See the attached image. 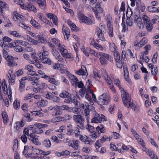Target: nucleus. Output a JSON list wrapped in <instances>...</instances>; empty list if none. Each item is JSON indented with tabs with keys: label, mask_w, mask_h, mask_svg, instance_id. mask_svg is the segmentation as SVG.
Listing matches in <instances>:
<instances>
[{
	"label": "nucleus",
	"mask_w": 159,
	"mask_h": 159,
	"mask_svg": "<svg viewBox=\"0 0 159 159\" xmlns=\"http://www.w3.org/2000/svg\"><path fill=\"white\" fill-rule=\"evenodd\" d=\"M47 78L46 80H48L49 83L53 84L56 86L60 84V82L58 80H56L55 79L52 77H50V76H46Z\"/></svg>",
	"instance_id": "28"
},
{
	"label": "nucleus",
	"mask_w": 159,
	"mask_h": 159,
	"mask_svg": "<svg viewBox=\"0 0 159 159\" xmlns=\"http://www.w3.org/2000/svg\"><path fill=\"white\" fill-rule=\"evenodd\" d=\"M124 69V77L126 81L128 82H130V79L129 77V72L127 69V67L126 65L123 66Z\"/></svg>",
	"instance_id": "22"
},
{
	"label": "nucleus",
	"mask_w": 159,
	"mask_h": 159,
	"mask_svg": "<svg viewBox=\"0 0 159 159\" xmlns=\"http://www.w3.org/2000/svg\"><path fill=\"white\" fill-rule=\"evenodd\" d=\"M51 40L52 42L55 44L58 47V50L64 45L62 43V42L57 39L53 38Z\"/></svg>",
	"instance_id": "23"
},
{
	"label": "nucleus",
	"mask_w": 159,
	"mask_h": 159,
	"mask_svg": "<svg viewBox=\"0 0 159 159\" xmlns=\"http://www.w3.org/2000/svg\"><path fill=\"white\" fill-rule=\"evenodd\" d=\"M102 75L107 83L111 81L110 77L108 76L105 70L103 69L102 70Z\"/></svg>",
	"instance_id": "29"
},
{
	"label": "nucleus",
	"mask_w": 159,
	"mask_h": 159,
	"mask_svg": "<svg viewBox=\"0 0 159 159\" xmlns=\"http://www.w3.org/2000/svg\"><path fill=\"white\" fill-rule=\"evenodd\" d=\"M18 148V141L17 139L14 140V144L13 146V150L15 151V152H17L16 151Z\"/></svg>",
	"instance_id": "58"
},
{
	"label": "nucleus",
	"mask_w": 159,
	"mask_h": 159,
	"mask_svg": "<svg viewBox=\"0 0 159 159\" xmlns=\"http://www.w3.org/2000/svg\"><path fill=\"white\" fill-rule=\"evenodd\" d=\"M69 96H70V94L66 91L63 92L59 95L60 97L62 98H68Z\"/></svg>",
	"instance_id": "45"
},
{
	"label": "nucleus",
	"mask_w": 159,
	"mask_h": 159,
	"mask_svg": "<svg viewBox=\"0 0 159 159\" xmlns=\"http://www.w3.org/2000/svg\"><path fill=\"white\" fill-rule=\"evenodd\" d=\"M3 121L4 123H7L8 120V116L6 112L4 111L2 112V113Z\"/></svg>",
	"instance_id": "48"
},
{
	"label": "nucleus",
	"mask_w": 159,
	"mask_h": 159,
	"mask_svg": "<svg viewBox=\"0 0 159 159\" xmlns=\"http://www.w3.org/2000/svg\"><path fill=\"white\" fill-rule=\"evenodd\" d=\"M43 152L44 151L37 149H34L32 151V153L34 155H36L34 156V158H37L38 157V155L42 154Z\"/></svg>",
	"instance_id": "32"
},
{
	"label": "nucleus",
	"mask_w": 159,
	"mask_h": 159,
	"mask_svg": "<svg viewBox=\"0 0 159 159\" xmlns=\"http://www.w3.org/2000/svg\"><path fill=\"white\" fill-rule=\"evenodd\" d=\"M73 120L76 123L81 121H85V118L80 115H77L73 116Z\"/></svg>",
	"instance_id": "24"
},
{
	"label": "nucleus",
	"mask_w": 159,
	"mask_h": 159,
	"mask_svg": "<svg viewBox=\"0 0 159 159\" xmlns=\"http://www.w3.org/2000/svg\"><path fill=\"white\" fill-rule=\"evenodd\" d=\"M96 129L98 132L99 131H100V133H104L106 131L105 128L102 125H100L99 126H97Z\"/></svg>",
	"instance_id": "39"
},
{
	"label": "nucleus",
	"mask_w": 159,
	"mask_h": 159,
	"mask_svg": "<svg viewBox=\"0 0 159 159\" xmlns=\"http://www.w3.org/2000/svg\"><path fill=\"white\" fill-rule=\"evenodd\" d=\"M148 40L146 37L143 38L139 42L137 40L134 42V46L136 48H140L144 46L148 42Z\"/></svg>",
	"instance_id": "7"
},
{
	"label": "nucleus",
	"mask_w": 159,
	"mask_h": 159,
	"mask_svg": "<svg viewBox=\"0 0 159 159\" xmlns=\"http://www.w3.org/2000/svg\"><path fill=\"white\" fill-rule=\"evenodd\" d=\"M110 100V96L107 93H104L99 97L98 102L101 105H106L109 102Z\"/></svg>",
	"instance_id": "5"
},
{
	"label": "nucleus",
	"mask_w": 159,
	"mask_h": 159,
	"mask_svg": "<svg viewBox=\"0 0 159 159\" xmlns=\"http://www.w3.org/2000/svg\"><path fill=\"white\" fill-rule=\"evenodd\" d=\"M39 57L42 63L46 64H50L51 62L50 59L46 57H43L41 55H39Z\"/></svg>",
	"instance_id": "30"
},
{
	"label": "nucleus",
	"mask_w": 159,
	"mask_h": 159,
	"mask_svg": "<svg viewBox=\"0 0 159 159\" xmlns=\"http://www.w3.org/2000/svg\"><path fill=\"white\" fill-rule=\"evenodd\" d=\"M27 39L28 41L30 42V43L31 45H36L38 43V42L31 38L30 36L27 35Z\"/></svg>",
	"instance_id": "38"
},
{
	"label": "nucleus",
	"mask_w": 159,
	"mask_h": 159,
	"mask_svg": "<svg viewBox=\"0 0 159 159\" xmlns=\"http://www.w3.org/2000/svg\"><path fill=\"white\" fill-rule=\"evenodd\" d=\"M21 45L24 46H26L27 43L25 41L19 39L15 40V45Z\"/></svg>",
	"instance_id": "36"
},
{
	"label": "nucleus",
	"mask_w": 159,
	"mask_h": 159,
	"mask_svg": "<svg viewBox=\"0 0 159 159\" xmlns=\"http://www.w3.org/2000/svg\"><path fill=\"white\" fill-rule=\"evenodd\" d=\"M79 141L78 140H73L69 144V147H71L77 150L79 149Z\"/></svg>",
	"instance_id": "18"
},
{
	"label": "nucleus",
	"mask_w": 159,
	"mask_h": 159,
	"mask_svg": "<svg viewBox=\"0 0 159 159\" xmlns=\"http://www.w3.org/2000/svg\"><path fill=\"white\" fill-rule=\"evenodd\" d=\"M24 125L25 122L23 120H22L20 122L19 121L16 122L14 125V131L16 132H18L21 128L24 126Z\"/></svg>",
	"instance_id": "14"
},
{
	"label": "nucleus",
	"mask_w": 159,
	"mask_h": 159,
	"mask_svg": "<svg viewBox=\"0 0 159 159\" xmlns=\"http://www.w3.org/2000/svg\"><path fill=\"white\" fill-rule=\"evenodd\" d=\"M43 143L44 146L47 148H49L51 145V141L48 139H44L43 141Z\"/></svg>",
	"instance_id": "40"
},
{
	"label": "nucleus",
	"mask_w": 159,
	"mask_h": 159,
	"mask_svg": "<svg viewBox=\"0 0 159 159\" xmlns=\"http://www.w3.org/2000/svg\"><path fill=\"white\" fill-rule=\"evenodd\" d=\"M107 25L108 27V33L110 37L113 36V28L112 22L109 20L107 21Z\"/></svg>",
	"instance_id": "20"
},
{
	"label": "nucleus",
	"mask_w": 159,
	"mask_h": 159,
	"mask_svg": "<svg viewBox=\"0 0 159 159\" xmlns=\"http://www.w3.org/2000/svg\"><path fill=\"white\" fill-rule=\"evenodd\" d=\"M134 21L136 25L140 29L142 30L143 28V25L142 23V19L139 16H135Z\"/></svg>",
	"instance_id": "12"
},
{
	"label": "nucleus",
	"mask_w": 159,
	"mask_h": 159,
	"mask_svg": "<svg viewBox=\"0 0 159 159\" xmlns=\"http://www.w3.org/2000/svg\"><path fill=\"white\" fill-rule=\"evenodd\" d=\"M63 57L65 58H72V55L68 52V50L65 48L64 45L59 49Z\"/></svg>",
	"instance_id": "8"
},
{
	"label": "nucleus",
	"mask_w": 159,
	"mask_h": 159,
	"mask_svg": "<svg viewBox=\"0 0 159 159\" xmlns=\"http://www.w3.org/2000/svg\"><path fill=\"white\" fill-rule=\"evenodd\" d=\"M110 148L112 150H114L115 151H118L119 153H124V151H123L121 149H118V148L114 144L111 143L110 145Z\"/></svg>",
	"instance_id": "33"
},
{
	"label": "nucleus",
	"mask_w": 159,
	"mask_h": 159,
	"mask_svg": "<svg viewBox=\"0 0 159 159\" xmlns=\"http://www.w3.org/2000/svg\"><path fill=\"white\" fill-rule=\"evenodd\" d=\"M13 19L15 21H20V22L23 21L24 17L21 15H20L19 13H18L16 11H14L13 12Z\"/></svg>",
	"instance_id": "19"
},
{
	"label": "nucleus",
	"mask_w": 159,
	"mask_h": 159,
	"mask_svg": "<svg viewBox=\"0 0 159 159\" xmlns=\"http://www.w3.org/2000/svg\"><path fill=\"white\" fill-rule=\"evenodd\" d=\"M30 139L34 144L37 145H40L41 144L38 136L35 135L34 133H30Z\"/></svg>",
	"instance_id": "13"
},
{
	"label": "nucleus",
	"mask_w": 159,
	"mask_h": 159,
	"mask_svg": "<svg viewBox=\"0 0 159 159\" xmlns=\"http://www.w3.org/2000/svg\"><path fill=\"white\" fill-rule=\"evenodd\" d=\"M152 74L155 76L157 74L158 72V70L157 66H155L153 69L151 70Z\"/></svg>",
	"instance_id": "62"
},
{
	"label": "nucleus",
	"mask_w": 159,
	"mask_h": 159,
	"mask_svg": "<svg viewBox=\"0 0 159 159\" xmlns=\"http://www.w3.org/2000/svg\"><path fill=\"white\" fill-rule=\"evenodd\" d=\"M53 68L55 70L61 71V73L62 74L65 73L67 71L63 65L59 63L54 64L53 65Z\"/></svg>",
	"instance_id": "9"
},
{
	"label": "nucleus",
	"mask_w": 159,
	"mask_h": 159,
	"mask_svg": "<svg viewBox=\"0 0 159 159\" xmlns=\"http://www.w3.org/2000/svg\"><path fill=\"white\" fill-rule=\"evenodd\" d=\"M92 150L91 148L90 147H85L82 148V151L83 152L87 153H89Z\"/></svg>",
	"instance_id": "52"
},
{
	"label": "nucleus",
	"mask_w": 159,
	"mask_h": 159,
	"mask_svg": "<svg viewBox=\"0 0 159 159\" xmlns=\"http://www.w3.org/2000/svg\"><path fill=\"white\" fill-rule=\"evenodd\" d=\"M88 50L90 54L93 55L95 57H98L99 56V52L98 53H97L95 51L91 49L90 48H88Z\"/></svg>",
	"instance_id": "59"
},
{
	"label": "nucleus",
	"mask_w": 159,
	"mask_h": 159,
	"mask_svg": "<svg viewBox=\"0 0 159 159\" xmlns=\"http://www.w3.org/2000/svg\"><path fill=\"white\" fill-rule=\"evenodd\" d=\"M93 115L94 117L92 119V123H98L107 121V118L104 115L98 114L96 111H93Z\"/></svg>",
	"instance_id": "3"
},
{
	"label": "nucleus",
	"mask_w": 159,
	"mask_h": 159,
	"mask_svg": "<svg viewBox=\"0 0 159 159\" xmlns=\"http://www.w3.org/2000/svg\"><path fill=\"white\" fill-rule=\"evenodd\" d=\"M10 34L14 36L17 38H19L21 37L20 34L17 31H11Z\"/></svg>",
	"instance_id": "61"
},
{
	"label": "nucleus",
	"mask_w": 159,
	"mask_h": 159,
	"mask_svg": "<svg viewBox=\"0 0 159 159\" xmlns=\"http://www.w3.org/2000/svg\"><path fill=\"white\" fill-rule=\"evenodd\" d=\"M142 18L145 24L150 22L149 18L145 14H143Z\"/></svg>",
	"instance_id": "50"
},
{
	"label": "nucleus",
	"mask_w": 159,
	"mask_h": 159,
	"mask_svg": "<svg viewBox=\"0 0 159 159\" xmlns=\"http://www.w3.org/2000/svg\"><path fill=\"white\" fill-rule=\"evenodd\" d=\"M19 26L24 29L27 32H30L31 31V29L29 26H27L25 24L21 22L19 23Z\"/></svg>",
	"instance_id": "35"
},
{
	"label": "nucleus",
	"mask_w": 159,
	"mask_h": 159,
	"mask_svg": "<svg viewBox=\"0 0 159 159\" xmlns=\"http://www.w3.org/2000/svg\"><path fill=\"white\" fill-rule=\"evenodd\" d=\"M99 60L102 66H105L107 65V59L110 62L113 61V58L110 55L108 54L103 53L102 52H99Z\"/></svg>",
	"instance_id": "2"
},
{
	"label": "nucleus",
	"mask_w": 159,
	"mask_h": 159,
	"mask_svg": "<svg viewBox=\"0 0 159 159\" xmlns=\"http://www.w3.org/2000/svg\"><path fill=\"white\" fill-rule=\"evenodd\" d=\"M8 79L10 84H12L15 82V79L14 76L13 69V68H11L8 71L7 74Z\"/></svg>",
	"instance_id": "10"
},
{
	"label": "nucleus",
	"mask_w": 159,
	"mask_h": 159,
	"mask_svg": "<svg viewBox=\"0 0 159 159\" xmlns=\"http://www.w3.org/2000/svg\"><path fill=\"white\" fill-rule=\"evenodd\" d=\"M0 6H1L2 8H5L6 10H8L9 9L8 5L2 0H0Z\"/></svg>",
	"instance_id": "55"
},
{
	"label": "nucleus",
	"mask_w": 159,
	"mask_h": 159,
	"mask_svg": "<svg viewBox=\"0 0 159 159\" xmlns=\"http://www.w3.org/2000/svg\"><path fill=\"white\" fill-rule=\"evenodd\" d=\"M23 57L25 59L28 61L30 63L33 64L34 63V61L30 59V56L29 55L27 54H24L23 55Z\"/></svg>",
	"instance_id": "56"
},
{
	"label": "nucleus",
	"mask_w": 159,
	"mask_h": 159,
	"mask_svg": "<svg viewBox=\"0 0 159 159\" xmlns=\"http://www.w3.org/2000/svg\"><path fill=\"white\" fill-rule=\"evenodd\" d=\"M30 23L33 26L38 29H40L41 27L40 24L34 20H31Z\"/></svg>",
	"instance_id": "37"
},
{
	"label": "nucleus",
	"mask_w": 159,
	"mask_h": 159,
	"mask_svg": "<svg viewBox=\"0 0 159 159\" xmlns=\"http://www.w3.org/2000/svg\"><path fill=\"white\" fill-rule=\"evenodd\" d=\"M70 82L72 85L76 87L78 81V80L77 77L74 75H70L69 77Z\"/></svg>",
	"instance_id": "26"
},
{
	"label": "nucleus",
	"mask_w": 159,
	"mask_h": 159,
	"mask_svg": "<svg viewBox=\"0 0 159 159\" xmlns=\"http://www.w3.org/2000/svg\"><path fill=\"white\" fill-rule=\"evenodd\" d=\"M0 84H1V83ZM2 89L3 91L4 94H8L9 90L8 89H7V84L5 81L4 80H2ZM9 89H10L9 88Z\"/></svg>",
	"instance_id": "31"
},
{
	"label": "nucleus",
	"mask_w": 159,
	"mask_h": 159,
	"mask_svg": "<svg viewBox=\"0 0 159 159\" xmlns=\"http://www.w3.org/2000/svg\"><path fill=\"white\" fill-rule=\"evenodd\" d=\"M130 13L131 14L129 15L128 11H127L126 12V16L127 18L126 20V23L127 25L130 26H131L133 24V22L132 18L130 16L132 14V12L130 11Z\"/></svg>",
	"instance_id": "21"
},
{
	"label": "nucleus",
	"mask_w": 159,
	"mask_h": 159,
	"mask_svg": "<svg viewBox=\"0 0 159 159\" xmlns=\"http://www.w3.org/2000/svg\"><path fill=\"white\" fill-rule=\"evenodd\" d=\"M27 10L32 11L34 12H36L37 10L36 7L32 5L28 4L27 5Z\"/></svg>",
	"instance_id": "51"
},
{
	"label": "nucleus",
	"mask_w": 159,
	"mask_h": 159,
	"mask_svg": "<svg viewBox=\"0 0 159 159\" xmlns=\"http://www.w3.org/2000/svg\"><path fill=\"white\" fill-rule=\"evenodd\" d=\"M6 60L7 62V64L9 66H14L16 65V64H15L14 62V60L12 56H9L8 57H7Z\"/></svg>",
	"instance_id": "25"
},
{
	"label": "nucleus",
	"mask_w": 159,
	"mask_h": 159,
	"mask_svg": "<svg viewBox=\"0 0 159 159\" xmlns=\"http://www.w3.org/2000/svg\"><path fill=\"white\" fill-rule=\"evenodd\" d=\"M123 103L126 107H128V102L131 101L130 95L127 93L123 88L120 90Z\"/></svg>",
	"instance_id": "4"
},
{
	"label": "nucleus",
	"mask_w": 159,
	"mask_h": 159,
	"mask_svg": "<svg viewBox=\"0 0 159 159\" xmlns=\"http://www.w3.org/2000/svg\"><path fill=\"white\" fill-rule=\"evenodd\" d=\"M144 48L145 51L143 52V54L147 55L148 53V52L151 49V46L149 44L147 45L144 47Z\"/></svg>",
	"instance_id": "49"
},
{
	"label": "nucleus",
	"mask_w": 159,
	"mask_h": 159,
	"mask_svg": "<svg viewBox=\"0 0 159 159\" xmlns=\"http://www.w3.org/2000/svg\"><path fill=\"white\" fill-rule=\"evenodd\" d=\"M136 140H137L138 143L141 145L144 148H145V143L143 140L141 139L139 135V136L137 138H135Z\"/></svg>",
	"instance_id": "47"
},
{
	"label": "nucleus",
	"mask_w": 159,
	"mask_h": 159,
	"mask_svg": "<svg viewBox=\"0 0 159 159\" xmlns=\"http://www.w3.org/2000/svg\"><path fill=\"white\" fill-rule=\"evenodd\" d=\"M34 1L36 2L42 9H43L44 8L46 4L45 0H35Z\"/></svg>",
	"instance_id": "34"
},
{
	"label": "nucleus",
	"mask_w": 159,
	"mask_h": 159,
	"mask_svg": "<svg viewBox=\"0 0 159 159\" xmlns=\"http://www.w3.org/2000/svg\"><path fill=\"white\" fill-rule=\"evenodd\" d=\"M115 84L119 88L120 90L123 88L121 85L120 83L119 80L118 79H116L114 80Z\"/></svg>",
	"instance_id": "63"
},
{
	"label": "nucleus",
	"mask_w": 159,
	"mask_h": 159,
	"mask_svg": "<svg viewBox=\"0 0 159 159\" xmlns=\"http://www.w3.org/2000/svg\"><path fill=\"white\" fill-rule=\"evenodd\" d=\"M89 103H86L85 104L82 103L80 104V106L81 108L84 109V114L87 122L86 129L88 131H91L93 129L94 127L89 124L90 119V116L89 115L90 110L89 108Z\"/></svg>",
	"instance_id": "1"
},
{
	"label": "nucleus",
	"mask_w": 159,
	"mask_h": 159,
	"mask_svg": "<svg viewBox=\"0 0 159 159\" xmlns=\"http://www.w3.org/2000/svg\"><path fill=\"white\" fill-rule=\"evenodd\" d=\"M102 28H101V29L99 28H97L96 30V33L99 39L100 40L103 41H105V39L104 37V34L102 32L103 31L102 30Z\"/></svg>",
	"instance_id": "17"
},
{
	"label": "nucleus",
	"mask_w": 159,
	"mask_h": 159,
	"mask_svg": "<svg viewBox=\"0 0 159 159\" xmlns=\"http://www.w3.org/2000/svg\"><path fill=\"white\" fill-rule=\"evenodd\" d=\"M75 73L80 75H88L86 68L84 66H82L81 69L75 71Z\"/></svg>",
	"instance_id": "16"
},
{
	"label": "nucleus",
	"mask_w": 159,
	"mask_h": 159,
	"mask_svg": "<svg viewBox=\"0 0 159 159\" xmlns=\"http://www.w3.org/2000/svg\"><path fill=\"white\" fill-rule=\"evenodd\" d=\"M107 84L109 85V87H110L111 90L112 91V92L115 93H116V92L114 86L113 85L112 81H111L109 82H108V83Z\"/></svg>",
	"instance_id": "57"
},
{
	"label": "nucleus",
	"mask_w": 159,
	"mask_h": 159,
	"mask_svg": "<svg viewBox=\"0 0 159 159\" xmlns=\"http://www.w3.org/2000/svg\"><path fill=\"white\" fill-rule=\"evenodd\" d=\"M109 47L111 49V51L113 52H115L116 49V46L113 43H110L109 44Z\"/></svg>",
	"instance_id": "64"
},
{
	"label": "nucleus",
	"mask_w": 159,
	"mask_h": 159,
	"mask_svg": "<svg viewBox=\"0 0 159 159\" xmlns=\"http://www.w3.org/2000/svg\"><path fill=\"white\" fill-rule=\"evenodd\" d=\"M69 29L66 26L63 25L62 28V32L64 34V38L65 39L68 40L70 34Z\"/></svg>",
	"instance_id": "15"
},
{
	"label": "nucleus",
	"mask_w": 159,
	"mask_h": 159,
	"mask_svg": "<svg viewBox=\"0 0 159 159\" xmlns=\"http://www.w3.org/2000/svg\"><path fill=\"white\" fill-rule=\"evenodd\" d=\"M32 114L34 116H37L39 117H41L44 116V114L41 111H31Z\"/></svg>",
	"instance_id": "41"
},
{
	"label": "nucleus",
	"mask_w": 159,
	"mask_h": 159,
	"mask_svg": "<svg viewBox=\"0 0 159 159\" xmlns=\"http://www.w3.org/2000/svg\"><path fill=\"white\" fill-rule=\"evenodd\" d=\"M67 98V99L65 100V102L67 103L75 102L77 101L75 97L73 95H71L70 94V96Z\"/></svg>",
	"instance_id": "27"
},
{
	"label": "nucleus",
	"mask_w": 159,
	"mask_h": 159,
	"mask_svg": "<svg viewBox=\"0 0 159 159\" xmlns=\"http://www.w3.org/2000/svg\"><path fill=\"white\" fill-rule=\"evenodd\" d=\"M13 106L15 109H18L20 106L19 100L17 99H16L14 102Z\"/></svg>",
	"instance_id": "46"
},
{
	"label": "nucleus",
	"mask_w": 159,
	"mask_h": 159,
	"mask_svg": "<svg viewBox=\"0 0 159 159\" xmlns=\"http://www.w3.org/2000/svg\"><path fill=\"white\" fill-rule=\"evenodd\" d=\"M77 15L80 21L87 25H92L93 22L90 18L84 15L82 13L79 12L77 14Z\"/></svg>",
	"instance_id": "6"
},
{
	"label": "nucleus",
	"mask_w": 159,
	"mask_h": 159,
	"mask_svg": "<svg viewBox=\"0 0 159 159\" xmlns=\"http://www.w3.org/2000/svg\"><path fill=\"white\" fill-rule=\"evenodd\" d=\"M37 104L39 106L42 107H44L46 106L48 104V102L46 100H44L42 99L39 101H38L37 103Z\"/></svg>",
	"instance_id": "42"
},
{
	"label": "nucleus",
	"mask_w": 159,
	"mask_h": 159,
	"mask_svg": "<svg viewBox=\"0 0 159 159\" xmlns=\"http://www.w3.org/2000/svg\"><path fill=\"white\" fill-rule=\"evenodd\" d=\"M52 52L53 56L57 60L62 63H64V60L58 51L55 49H53Z\"/></svg>",
	"instance_id": "11"
},
{
	"label": "nucleus",
	"mask_w": 159,
	"mask_h": 159,
	"mask_svg": "<svg viewBox=\"0 0 159 159\" xmlns=\"http://www.w3.org/2000/svg\"><path fill=\"white\" fill-rule=\"evenodd\" d=\"M97 49L100 50L101 51H106V48L103 47L101 45L97 43L96 44V45L94 47Z\"/></svg>",
	"instance_id": "60"
},
{
	"label": "nucleus",
	"mask_w": 159,
	"mask_h": 159,
	"mask_svg": "<svg viewBox=\"0 0 159 159\" xmlns=\"http://www.w3.org/2000/svg\"><path fill=\"white\" fill-rule=\"evenodd\" d=\"M85 98L89 102V104L90 105H93V103L91 98V94H89L88 93H86Z\"/></svg>",
	"instance_id": "54"
},
{
	"label": "nucleus",
	"mask_w": 159,
	"mask_h": 159,
	"mask_svg": "<svg viewBox=\"0 0 159 159\" xmlns=\"http://www.w3.org/2000/svg\"><path fill=\"white\" fill-rule=\"evenodd\" d=\"M100 133L98 132H96L95 131H93L91 133V136L92 138L94 141L96 139L98 138L100 136Z\"/></svg>",
	"instance_id": "43"
},
{
	"label": "nucleus",
	"mask_w": 159,
	"mask_h": 159,
	"mask_svg": "<svg viewBox=\"0 0 159 159\" xmlns=\"http://www.w3.org/2000/svg\"><path fill=\"white\" fill-rule=\"evenodd\" d=\"M92 10L94 12H97L98 13H103V16L105 15V12H104L103 9L100 7L97 9L95 8H92Z\"/></svg>",
	"instance_id": "44"
},
{
	"label": "nucleus",
	"mask_w": 159,
	"mask_h": 159,
	"mask_svg": "<svg viewBox=\"0 0 159 159\" xmlns=\"http://www.w3.org/2000/svg\"><path fill=\"white\" fill-rule=\"evenodd\" d=\"M145 24H146V28L147 31L148 32L151 31L153 28V24L150 22Z\"/></svg>",
	"instance_id": "53"
}]
</instances>
